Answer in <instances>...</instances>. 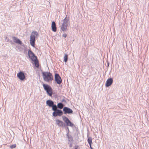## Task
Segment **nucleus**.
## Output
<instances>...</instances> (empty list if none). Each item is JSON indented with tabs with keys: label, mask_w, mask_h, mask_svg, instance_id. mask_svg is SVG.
I'll return each instance as SVG.
<instances>
[{
	"label": "nucleus",
	"mask_w": 149,
	"mask_h": 149,
	"mask_svg": "<svg viewBox=\"0 0 149 149\" xmlns=\"http://www.w3.org/2000/svg\"><path fill=\"white\" fill-rule=\"evenodd\" d=\"M42 73L43 79L45 81L49 82L53 80L52 74L49 72H42Z\"/></svg>",
	"instance_id": "nucleus-1"
},
{
	"label": "nucleus",
	"mask_w": 149,
	"mask_h": 149,
	"mask_svg": "<svg viewBox=\"0 0 149 149\" xmlns=\"http://www.w3.org/2000/svg\"><path fill=\"white\" fill-rule=\"evenodd\" d=\"M28 55L29 58L33 61H34L35 66L37 68L39 67V64L38 60L37 59L36 57L35 54L31 50H29L28 52Z\"/></svg>",
	"instance_id": "nucleus-2"
},
{
	"label": "nucleus",
	"mask_w": 149,
	"mask_h": 149,
	"mask_svg": "<svg viewBox=\"0 0 149 149\" xmlns=\"http://www.w3.org/2000/svg\"><path fill=\"white\" fill-rule=\"evenodd\" d=\"M43 86L47 93L50 96H51L52 94V89L51 87L47 84H43Z\"/></svg>",
	"instance_id": "nucleus-3"
},
{
	"label": "nucleus",
	"mask_w": 149,
	"mask_h": 149,
	"mask_svg": "<svg viewBox=\"0 0 149 149\" xmlns=\"http://www.w3.org/2000/svg\"><path fill=\"white\" fill-rule=\"evenodd\" d=\"M52 110L54 111L52 113V115L54 117L60 116L62 115L63 114V112L61 110L56 109V107Z\"/></svg>",
	"instance_id": "nucleus-4"
},
{
	"label": "nucleus",
	"mask_w": 149,
	"mask_h": 149,
	"mask_svg": "<svg viewBox=\"0 0 149 149\" xmlns=\"http://www.w3.org/2000/svg\"><path fill=\"white\" fill-rule=\"evenodd\" d=\"M54 79L55 81L58 84H60L61 83L62 80L61 77L58 74H55Z\"/></svg>",
	"instance_id": "nucleus-5"
},
{
	"label": "nucleus",
	"mask_w": 149,
	"mask_h": 149,
	"mask_svg": "<svg viewBox=\"0 0 149 149\" xmlns=\"http://www.w3.org/2000/svg\"><path fill=\"white\" fill-rule=\"evenodd\" d=\"M46 104L49 107H52V109H54V108L56 107V104H54V102L51 100H48L46 102Z\"/></svg>",
	"instance_id": "nucleus-6"
},
{
	"label": "nucleus",
	"mask_w": 149,
	"mask_h": 149,
	"mask_svg": "<svg viewBox=\"0 0 149 149\" xmlns=\"http://www.w3.org/2000/svg\"><path fill=\"white\" fill-rule=\"evenodd\" d=\"M63 111L64 114H72L73 113V111L70 108L65 107L63 109Z\"/></svg>",
	"instance_id": "nucleus-7"
},
{
	"label": "nucleus",
	"mask_w": 149,
	"mask_h": 149,
	"mask_svg": "<svg viewBox=\"0 0 149 149\" xmlns=\"http://www.w3.org/2000/svg\"><path fill=\"white\" fill-rule=\"evenodd\" d=\"M18 78L21 80H24L25 78V76L24 72L22 71H20L17 75Z\"/></svg>",
	"instance_id": "nucleus-8"
},
{
	"label": "nucleus",
	"mask_w": 149,
	"mask_h": 149,
	"mask_svg": "<svg viewBox=\"0 0 149 149\" xmlns=\"http://www.w3.org/2000/svg\"><path fill=\"white\" fill-rule=\"evenodd\" d=\"M56 124L58 126L65 127V124L62 121L58 119H57L56 120Z\"/></svg>",
	"instance_id": "nucleus-9"
},
{
	"label": "nucleus",
	"mask_w": 149,
	"mask_h": 149,
	"mask_svg": "<svg viewBox=\"0 0 149 149\" xmlns=\"http://www.w3.org/2000/svg\"><path fill=\"white\" fill-rule=\"evenodd\" d=\"M113 82V79L112 78H110L107 80L105 84V86L106 87L110 86L112 84Z\"/></svg>",
	"instance_id": "nucleus-10"
},
{
	"label": "nucleus",
	"mask_w": 149,
	"mask_h": 149,
	"mask_svg": "<svg viewBox=\"0 0 149 149\" xmlns=\"http://www.w3.org/2000/svg\"><path fill=\"white\" fill-rule=\"evenodd\" d=\"M67 136L68 139L69 144L70 145V147H71L73 143L72 137L71 136H69L68 133L67 134Z\"/></svg>",
	"instance_id": "nucleus-11"
},
{
	"label": "nucleus",
	"mask_w": 149,
	"mask_h": 149,
	"mask_svg": "<svg viewBox=\"0 0 149 149\" xmlns=\"http://www.w3.org/2000/svg\"><path fill=\"white\" fill-rule=\"evenodd\" d=\"M52 29V31L55 32L57 30L56 25L55 22L53 21L51 25Z\"/></svg>",
	"instance_id": "nucleus-12"
},
{
	"label": "nucleus",
	"mask_w": 149,
	"mask_h": 149,
	"mask_svg": "<svg viewBox=\"0 0 149 149\" xmlns=\"http://www.w3.org/2000/svg\"><path fill=\"white\" fill-rule=\"evenodd\" d=\"M69 20V17L67 18L66 16L63 20V22L62 24L68 26L70 24Z\"/></svg>",
	"instance_id": "nucleus-13"
},
{
	"label": "nucleus",
	"mask_w": 149,
	"mask_h": 149,
	"mask_svg": "<svg viewBox=\"0 0 149 149\" xmlns=\"http://www.w3.org/2000/svg\"><path fill=\"white\" fill-rule=\"evenodd\" d=\"M13 39L14 42L20 45L22 44V41L19 39L15 37H13Z\"/></svg>",
	"instance_id": "nucleus-14"
},
{
	"label": "nucleus",
	"mask_w": 149,
	"mask_h": 149,
	"mask_svg": "<svg viewBox=\"0 0 149 149\" xmlns=\"http://www.w3.org/2000/svg\"><path fill=\"white\" fill-rule=\"evenodd\" d=\"M30 42L31 45L33 47H34L35 43V38L30 37Z\"/></svg>",
	"instance_id": "nucleus-15"
},
{
	"label": "nucleus",
	"mask_w": 149,
	"mask_h": 149,
	"mask_svg": "<svg viewBox=\"0 0 149 149\" xmlns=\"http://www.w3.org/2000/svg\"><path fill=\"white\" fill-rule=\"evenodd\" d=\"M62 118L63 120L66 123V125H68V123L70 121L69 119L65 116H63Z\"/></svg>",
	"instance_id": "nucleus-16"
},
{
	"label": "nucleus",
	"mask_w": 149,
	"mask_h": 149,
	"mask_svg": "<svg viewBox=\"0 0 149 149\" xmlns=\"http://www.w3.org/2000/svg\"><path fill=\"white\" fill-rule=\"evenodd\" d=\"M67 26L62 24L61 26V29L63 31H66L67 30Z\"/></svg>",
	"instance_id": "nucleus-17"
},
{
	"label": "nucleus",
	"mask_w": 149,
	"mask_h": 149,
	"mask_svg": "<svg viewBox=\"0 0 149 149\" xmlns=\"http://www.w3.org/2000/svg\"><path fill=\"white\" fill-rule=\"evenodd\" d=\"M63 104L61 102H59L57 104V105H56V109L57 108L61 109L63 107Z\"/></svg>",
	"instance_id": "nucleus-18"
},
{
	"label": "nucleus",
	"mask_w": 149,
	"mask_h": 149,
	"mask_svg": "<svg viewBox=\"0 0 149 149\" xmlns=\"http://www.w3.org/2000/svg\"><path fill=\"white\" fill-rule=\"evenodd\" d=\"M38 35V33L36 31H33L31 33V34L30 36V37L35 38L36 36Z\"/></svg>",
	"instance_id": "nucleus-19"
},
{
	"label": "nucleus",
	"mask_w": 149,
	"mask_h": 149,
	"mask_svg": "<svg viewBox=\"0 0 149 149\" xmlns=\"http://www.w3.org/2000/svg\"><path fill=\"white\" fill-rule=\"evenodd\" d=\"M87 141L89 146H91L92 143V139L91 138V137H89Z\"/></svg>",
	"instance_id": "nucleus-20"
},
{
	"label": "nucleus",
	"mask_w": 149,
	"mask_h": 149,
	"mask_svg": "<svg viewBox=\"0 0 149 149\" xmlns=\"http://www.w3.org/2000/svg\"><path fill=\"white\" fill-rule=\"evenodd\" d=\"M68 60V55L67 54H65L64 57V61L66 63Z\"/></svg>",
	"instance_id": "nucleus-21"
},
{
	"label": "nucleus",
	"mask_w": 149,
	"mask_h": 149,
	"mask_svg": "<svg viewBox=\"0 0 149 149\" xmlns=\"http://www.w3.org/2000/svg\"><path fill=\"white\" fill-rule=\"evenodd\" d=\"M68 125H67L68 126H70L72 127H73L74 125V124L70 121L68 123Z\"/></svg>",
	"instance_id": "nucleus-22"
},
{
	"label": "nucleus",
	"mask_w": 149,
	"mask_h": 149,
	"mask_svg": "<svg viewBox=\"0 0 149 149\" xmlns=\"http://www.w3.org/2000/svg\"><path fill=\"white\" fill-rule=\"evenodd\" d=\"M16 144H14L11 145L10 146V148L11 149H13L15 148L16 147Z\"/></svg>",
	"instance_id": "nucleus-23"
},
{
	"label": "nucleus",
	"mask_w": 149,
	"mask_h": 149,
	"mask_svg": "<svg viewBox=\"0 0 149 149\" xmlns=\"http://www.w3.org/2000/svg\"><path fill=\"white\" fill-rule=\"evenodd\" d=\"M62 36L65 38H66L67 36V34L64 33Z\"/></svg>",
	"instance_id": "nucleus-24"
},
{
	"label": "nucleus",
	"mask_w": 149,
	"mask_h": 149,
	"mask_svg": "<svg viewBox=\"0 0 149 149\" xmlns=\"http://www.w3.org/2000/svg\"><path fill=\"white\" fill-rule=\"evenodd\" d=\"M74 149H79V146H75V148Z\"/></svg>",
	"instance_id": "nucleus-25"
},
{
	"label": "nucleus",
	"mask_w": 149,
	"mask_h": 149,
	"mask_svg": "<svg viewBox=\"0 0 149 149\" xmlns=\"http://www.w3.org/2000/svg\"><path fill=\"white\" fill-rule=\"evenodd\" d=\"M62 102H66V100L64 99H63L62 100Z\"/></svg>",
	"instance_id": "nucleus-26"
},
{
	"label": "nucleus",
	"mask_w": 149,
	"mask_h": 149,
	"mask_svg": "<svg viewBox=\"0 0 149 149\" xmlns=\"http://www.w3.org/2000/svg\"><path fill=\"white\" fill-rule=\"evenodd\" d=\"M90 148H91V149H93V148L91 147V146H90Z\"/></svg>",
	"instance_id": "nucleus-27"
},
{
	"label": "nucleus",
	"mask_w": 149,
	"mask_h": 149,
	"mask_svg": "<svg viewBox=\"0 0 149 149\" xmlns=\"http://www.w3.org/2000/svg\"><path fill=\"white\" fill-rule=\"evenodd\" d=\"M107 65L108 66H109V63H107Z\"/></svg>",
	"instance_id": "nucleus-28"
},
{
	"label": "nucleus",
	"mask_w": 149,
	"mask_h": 149,
	"mask_svg": "<svg viewBox=\"0 0 149 149\" xmlns=\"http://www.w3.org/2000/svg\"><path fill=\"white\" fill-rule=\"evenodd\" d=\"M67 129H68V131H69L68 128V127H67Z\"/></svg>",
	"instance_id": "nucleus-29"
}]
</instances>
